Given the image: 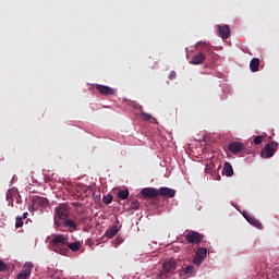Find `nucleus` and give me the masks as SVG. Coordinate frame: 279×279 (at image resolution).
<instances>
[{"instance_id": "obj_1", "label": "nucleus", "mask_w": 279, "mask_h": 279, "mask_svg": "<svg viewBox=\"0 0 279 279\" xmlns=\"http://www.w3.org/2000/svg\"><path fill=\"white\" fill-rule=\"evenodd\" d=\"M66 245H69V236L64 234H57L50 241L52 252L61 254V256H66V254H69V248Z\"/></svg>"}, {"instance_id": "obj_2", "label": "nucleus", "mask_w": 279, "mask_h": 279, "mask_svg": "<svg viewBox=\"0 0 279 279\" xmlns=\"http://www.w3.org/2000/svg\"><path fill=\"white\" fill-rule=\"evenodd\" d=\"M61 219L64 221L65 219H69V205L61 203L58 207L54 209V226L57 228H60L62 226V222H60Z\"/></svg>"}, {"instance_id": "obj_3", "label": "nucleus", "mask_w": 279, "mask_h": 279, "mask_svg": "<svg viewBox=\"0 0 279 279\" xmlns=\"http://www.w3.org/2000/svg\"><path fill=\"white\" fill-rule=\"evenodd\" d=\"M163 272L158 275V279L167 278V274H173L178 269V265L174 259H169L162 265Z\"/></svg>"}, {"instance_id": "obj_4", "label": "nucleus", "mask_w": 279, "mask_h": 279, "mask_svg": "<svg viewBox=\"0 0 279 279\" xmlns=\"http://www.w3.org/2000/svg\"><path fill=\"white\" fill-rule=\"evenodd\" d=\"M185 239L187 243H193L194 245H197V243H202L204 235H202L199 232H196V231H189L185 234Z\"/></svg>"}, {"instance_id": "obj_5", "label": "nucleus", "mask_w": 279, "mask_h": 279, "mask_svg": "<svg viewBox=\"0 0 279 279\" xmlns=\"http://www.w3.org/2000/svg\"><path fill=\"white\" fill-rule=\"evenodd\" d=\"M32 269H34V264L32 262H26L23 266V270L17 275V279H27L32 276Z\"/></svg>"}, {"instance_id": "obj_6", "label": "nucleus", "mask_w": 279, "mask_h": 279, "mask_svg": "<svg viewBox=\"0 0 279 279\" xmlns=\"http://www.w3.org/2000/svg\"><path fill=\"white\" fill-rule=\"evenodd\" d=\"M228 149L231 154H241L242 151H245V144L241 142H232L229 144Z\"/></svg>"}, {"instance_id": "obj_7", "label": "nucleus", "mask_w": 279, "mask_h": 279, "mask_svg": "<svg viewBox=\"0 0 279 279\" xmlns=\"http://www.w3.org/2000/svg\"><path fill=\"white\" fill-rule=\"evenodd\" d=\"M218 34L222 40H228L230 38V26L228 24L218 25Z\"/></svg>"}, {"instance_id": "obj_8", "label": "nucleus", "mask_w": 279, "mask_h": 279, "mask_svg": "<svg viewBox=\"0 0 279 279\" xmlns=\"http://www.w3.org/2000/svg\"><path fill=\"white\" fill-rule=\"evenodd\" d=\"M276 154V148H274V143L268 144L264 147L260 153L262 158H271Z\"/></svg>"}, {"instance_id": "obj_9", "label": "nucleus", "mask_w": 279, "mask_h": 279, "mask_svg": "<svg viewBox=\"0 0 279 279\" xmlns=\"http://www.w3.org/2000/svg\"><path fill=\"white\" fill-rule=\"evenodd\" d=\"M158 195H160L161 197L172 198L175 197V190L171 187H160L158 190Z\"/></svg>"}, {"instance_id": "obj_10", "label": "nucleus", "mask_w": 279, "mask_h": 279, "mask_svg": "<svg viewBox=\"0 0 279 279\" xmlns=\"http://www.w3.org/2000/svg\"><path fill=\"white\" fill-rule=\"evenodd\" d=\"M96 89L100 93V95H106V96L114 95V89H112V87L110 86L96 85Z\"/></svg>"}, {"instance_id": "obj_11", "label": "nucleus", "mask_w": 279, "mask_h": 279, "mask_svg": "<svg viewBox=\"0 0 279 279\" xmlns=\"http://www.w3.org/2000/svg\"><path fill=\"white\" fill-rule=\"evenodd\" d=\"M141 193L144 197H158V190L155 187H144Z\"/></svg>"}, {"instance_id": "obj_12", "label": "nucleus", "mask_w": 279, "mask_h": 279, "mask_svg": "<svg viewBox=\"0 0 279 279\" xmlns=\"http://www.w3.org/2000/svg\"><path fill=\"white\" fill-rule=\"evenodd\" d=\"M204 60H206V56L202 52H199L198 54H195L192 60L190 61V64H203Z\"/></svg>"}, {"instance_id": "obj_13", "label": "nucleus", "mask_w": 279, "mask_h": 279, "mask_svg": "<svg viewBox=\"0 0 279 279\" xmlns=\"http://www.w3.org/2000/svg\"><path fill=\"white\" fill-rule=\"evenodd\" d=\"M259 66H260V59L253 58L250 62V69L252 73H257Z\"/></svg>"}, {"instance_id": "obj_14", "label": "nucleus", "mask_w": 279, "mask_h": 279, "mask_svg": "<svg viewBox=\"0 0 279 279\" xmlns=\"http://www.w3.org/2000/svg\"><path fill=\"white\" fill-rule=\"evenodd\" d=\"M195 274V267L189 265L182 269L181 276H185V278H191Z\"/></svg>"}, {"instance_id": "obj_15", "label": "nucleus", "mask_w": 279, "mask_h": 279, "mask_svg": "<svg viewBox=\"0 0 279 279\" xmlns=\"http://www.w3.org/2000/svg\"><path fill=\"white\" fill-rule=\"evenodd\" d=\"M223 174L227 178H232V175H234V169H232V165H230V162L225 163Z\"/></svg>"}, {"instance_id": "obj_16", "label": "nucleus", "mask_w": 279, "mask_h": 279, "mask_svg": "<svg viewBox=\"0 0 279 279\" xmlns=\"http://www.w3.org/2000/svg\"><path fill=\"white\" fill-rule=\"evenodd\" d=\"M16 195H19L16 190H9L7 192V201L9 202V205L11 204V206H14V197H16Z\"/></svg>"}, {"instance_id": "obj_17", "label": "nucleus", "mask_w": 279, "mask_h": 279, "mask_svg": "<svg viewBox=\"0 0 279 279\" xmlns=\"http://www.w3.org/2000/svg\"><path fill=\"white\" fill-rule=\"evenodd\" d=\"M118 233H119V227L113 226L109 230H107L106 236L108 239H113V236H117Z\"/></svg>"}, {"instance_id": "obj_18", "label": "nucleus", "mask_w": 279, "mask_h": 279, "mask_svg": "<svg viewBox=\"0 0 279 279\" xmlns=\"http://www.w3.org/2000/svg\"><path fill=\"white\" fill-rule=\"evenodd\" d=\"M63 221L65 228H70V230H77V223H75V221H73L72 219H65Z\"/></svg>"}, {"instance_id": "obj_19", "label": "nucleus", "mask_w": 279, "mask_h": 279, "mask_svg": "<svg viewBox=\"0 0 279 279\" xmlns=\"http://www.w3.org/2000/svg\"><path fill=\"white\" fill-rule=\"evenodd\" d=\"M208 254V250L206 247H199L195 255L198 256L199 258H203V260L206 258V255Z\"/></svg>"}, {"instance_id": "obj_20", "label": "nucleus", "mask_w": 279, "mask_h": 279, "mask_svg": "<svg viewBox=\"0 0 279 279\" xmlns=\"http://www.w3.org/2000/svg\"><path fill=\"white\" fill-rule=\"evenodd\" d=\"M245 219L251 223V226H254L255 228H260L263 226L260 221L256 220V218L245 217Z\"/></svg>"}, {"instance_id": "obj_21", "label": "nucleus", "mask_w": 279, "mask_h": 279, "mask_svg": "<svg viewBox=\"0 0 279 279\" xmlns=\"http://www.w3.org/2000/svg\"><path fill=\"white\" fill-rule=\"evenodd\" d=\"M69 250H71L72 252H77L80 250V247H82V243L80 242H74V243H70L66 244Z\"/></svg>"}, {"instance_id": "obj_22", "label": "nucleus", "mask_w": 279, "mask_h": 279, "mask_svg": "<svg viewBox=\"0 0 279 279\" xmlns=\"http://www.w3.org/2000/svg\"><path fill=\"white\" fill-rule=\"evenodd\" d=\"M129 196H130V191L128 190H120L118 193V197L120 199H128Z\"/></svg>"}, {"instance_id": "obj_23", "label": "nucleus", "mask_w": 279, "mask_h": 279, "mask_svg": "<svg viewBox=\"0 0 279 279\" xmlns=\"http://www.w3.org/2000/svg\"><path fill=\"white\" fill-rule=\"evenodd\" d=\"M202 263H204V259L202 257H198V255L195 254L194 259H193V264L194 265H202Z\"/></svg>"}, {"instance_id": "obj_24", "label": "nucleus", "mask_w": 279, "mask_h": 279, "mask_svg": "<svg viewBox=\"0 0 279 279\" xmlns=\"http://www.w3.org/2000/svg\"><path fill=\"white\" fill-rule=\"evenodd\" d=\"M104 204H112V195L108 194L102 198Z\"/></svg>"}, {"instance_id": "obj_25", "label": "nucleus", "mask_w": 279, "mask_h": 279, "mask_svg": "<svg viewBox=\"0 0 279 279\" xmlns=\"http://www.w3.org/2000/svg\"><path fill=\"white\" fill-rule=\"evenodd\" d=\"M15 228H23V218L16 217V219H15Z\"/></svg>"}, {"instance_id": "obj_26", "label": "nucleus", "mask_w": 279, "mask_h": 279, "mask_svg": "<svg viewBox=\"0 0 279 279\" xmlns=\"http://www.w3.org/2000/svg\"><path fill=\"white\" fill-rule=\"evenodd\" d=\"M83 193H85V195H90L93 193V187L84 186L83 187Z\"/></svg>"}, {"instance_id": "obj_27", "label": "nucleus", "mask_w": 279, "mask_h": 279, "mask_svg": "<svg viewBox=\"0 0 279 279\" xmlns=\"http://www.w3.org/2000/svg\"><path fill=\"white\" fill-rule=\"evenodd\" d=\"M0 271H8V264L0 260Z\"/></svg>"}, {"instance_id": "obj_28", "label": "nucleus", "mask_w": 279, "mask_h": 279, "mask_svg": "<svg viewBox=\"0 0 279 279\" xmlns=\"http://www.w3.org/2000/svg\"><path fill=\"white\" fill-rule=\"evenodd\" d=\"M263 135H258L254 138V143L255 145H260V143H263Z\"/></svg>"}, {"instance_id": "obj_29", "label": "nucleus", "mask_w": 279, "mask_h": 279, "mask_svg": "<svg viewBox=\"0 0 279 279\" xmlns=\"http://www.w3.org/2000/svg\"><path fill=\"white\" fill-rule=\"evenodd\" d=\"M138 206H140L138 201H135V202H133V203L131 204V208H132L133 210H138Z\"/></svg>"}, {"instance_id": "obj_30", "label": "nucleus", "mask_w": 279, "mask_h": 279, "mask_svg": "<svg viewBox=\"0 0 279 279\" xmlns=\"http://www.w3.org/2000/svg\"><path fill=\"white\" fill-rule=\"evenodd\" d=\"M142 117H143L144 121H149V119H151V114L145 113V112H142Z\"/></svg>"}, {"instance_id": "obj_31", "label": "nucleus", "mask_w": 279, "mask_h": 279, "mask_svg": "<svg viewBox=\"0 0 279 279\" xmlns=\"http://www.w3.org/2000/svg\"><path fill=\"white\" fill-rule=\"evenodd\" d=\"M168 77H169V80H175V77H177L175 71H171Z\"/></svg>"}, {"instance_id": "obj_32", "label": "nucleus", "mask_w": 279, "mask_h": 279, "mask_svg": "<svg viewBox=\"0 0 279 279\" xmlns=\"http://www.w3.org/2000/svg\"><path fill=\"white\" fill-rule=\"evenodd\" d=\"M49 276L51 277V279H60V276H58L56 274L53 275V274L50 272Z\"/></svg>"}, {"instance_id": "obj_33", "label": "nucleus", "mask_w": 279, "mask_h": 279, "mask_svg": "<svg viewBox=\"0 0 279 279\" xmlns=\"http://www.w3.org/2000/svg\"><path fill=\"white\" fill-rule=\"evenodd\" d=\"M40 202L41 204H49V201L47 198H41Z\"/></svg>"}, {"instance_id": "obj_34", "label": "nucleus", "mask_w": 279, "mask_h": 279, "mask_svg": "<svg viewBox=\"0 0 279 279\" xmlns=\"http://www.w3.org/2000/svg\"><path fill=\"white\" fill-rule=\"evenodd\" d=\"M27 215H28L27 211L24 213L22 219H27Z\"/></svg>"}, {"instance_id": "obj_35", "label": "nucleus", "mask_w": 279, "mask_h": 279, "mask_svg": "<svg viewBox=\"0 0 279 279\" xmlns=\"http://www.w3.org/2000/svg\"><path fill=\"white\" fill-rule=\"evenodd\" d=\"M123 241H120L119 243H118V245L120 244V243H122Z\"/></svg>"}]
</instances>
